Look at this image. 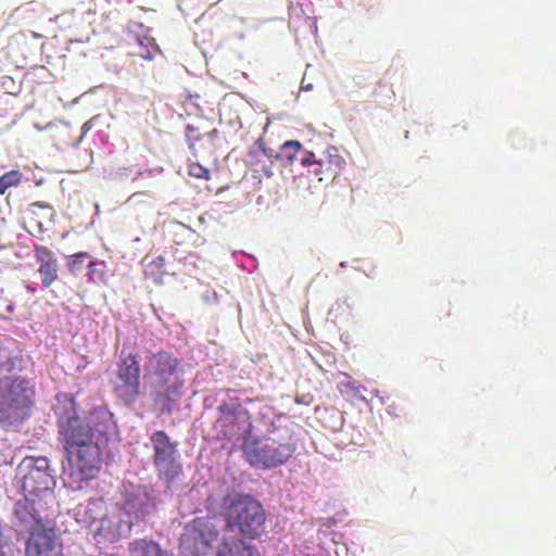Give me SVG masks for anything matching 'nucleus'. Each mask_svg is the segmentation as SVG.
Returning <instances> with one entry per match:
<instances>
[{
  "mask_svg": "<svg viewBox=\"0 0 556 556\" xmlns=\"http://www.w3.org/2000/svg\"><path fill=\"white\" fill-rule=\"evenodd\" d=\"M58 426L71 468L83 479L96 477L102 463L100 443L108 442L116 432L113 414L104 407L93 408L84 418L73 412V415H61Z\"/></svg>",
  "mask_w": 556,
  "mask_h": 556,
  "instance_id": "1",
  "label": "nucleus"
},
{
  "mask_svg": "<svg viewBox=\"0 0 556 556\" xmlns=\"http://www.w3.org/2000/svg\"><path fill=\"white\" fill-rule=\"evenodd\" d=\"M180 362L168 351H159L147 357L144 377L153 390L154 404L163 414L170 415L182 396L184 380L179 378Z\"/></svg>",
  "mask_w": 556,
  "mask_h": 556,
  "instance_id": "2",
  "label": "nucleus"
},
{
  "mask_svg": "<svg viewBox=\"0 0 556 556\" xmlns=\"http://www.w3.org/2000/svg\"><path fill=\"white\" fill-rule=\"evenodd\" d=\"M245 460L255 468L271 469L287 463L295 452L288 428H273L264 435L248 433L242 443Z\"/></svg>",
  "mask_w": 556,
  "mask_h": 556,
  "instance_id": "3",
  "label": "nucleus"
},
{
  "mask_svg": "<svg viewBox=\"0 0 556 556\" xmlns=\"http://www.w3.org/2000/svg\"><path fill=\"white\" fill-rule=\"evenodd\" d=\"M223 516L226 529L237 531L243 540L260 539L266 531V510L252 495H236L226 504Z\"/></svg>",
  "mask_w": 556,
  "mask_h": 556,
  "instance_id": "4",
  "label": "nucleus"
},
{
  "mask_svg": "<svg viewBox=\"0 0 556 556\" xmlns=\"http://www.w3.org/2000/svg\"><path fill=\"white\" fill-rule=\"evenodd\" d=\"M36 391L33 381L23 376L0 378V426L4 429L21 424L34 404Z\"/></svg>",
  "mask_w": 556,
  "mask_h": 556,
  "instance_id": "5",
  "label": "nucleus"
},
{
  "mask_svg": "<svg viewBox=\"0 0 556 556\" xmlns=\"http://www.w3.org/2000/svg\"><path fill=\"white\" fill-rule=\"evenodd\" d=\"M140 372L138 355L122 352L110 386L115 397L127 406L132 405L140 395Z\"/></svg>",
  "mask_w": 556,
  "mask_h": 556,
  "instance_id": "6",
  "label": "nucleus"
},
{
  "mask_svg": "<svg viewBox=\"0 0 556 556\" xmlns=\"http://www.w3.org/2000/svg\"><path fill=\"white\" fill-rule=\"evenodd\" d=\"M153 450V465L157 477L170 484L182 473L179 462L177 442L172 441L164 430H157L150 435Z\"/></svg>",
  "mask_w": 556,
  "mask_h": 556,
  "instance_id": "7",
  "label": "nucleus"
},
{
  "mask_svg": "<svg viewBox=\"0 0 556 556\" xmlns=\"http://www.w3.org/2000/svg\"><path fill=\"white\" fill-rule=\"evenodd\" d=\"M218 536L219 529L214 518H195L191 529L180 539V553L182 556H208Z\"/></svg>",
  "mask_w": 556,
  "mask_h": 556,
  "instance_id": "8",
  "label": "nucleus"
},
{
  "mask_svg": "<svg viewBox=\"0 0 556 556\" xmlns=\"http://www.w3.org/2000/svg\"><path fill=\"white\" fill-rule=\"evenodd\" d=\"M20 469L24 471L22 489L26 495L40 497L49 492L54 484L47 457H25L20 465Z\"/></svg>",
  "mask_w": 556,
  "mask_h": 556,
  "instance_id": "9",
  "label": "nucleus"
},
{
  "mask_svg": "<svg viewBox=\"0 0 556 556\" xmlns=\"http://www.w3.org/2000/svg\"><path fill=\"white\" fill-rule=\"evenodd\" d=\"M217 413L216 424L228 440L247 433L251 428L250 414L242 407L238 399L219 404Z\"/></svg>",
  "mask_w": 556,
  "mask_h": 556,
  "instance_id": "10",
  "label": "nucleus"
},
{
  "mask_svg": "<svg viewBox=\"0 0 556 556\" xmlns=\"http://www.w3.org/2000/svg\"><path fill=\"white\" fill-rule=\"evenodd\" d=\"M26 556H63V544L52 527L33 530L26 541Z\"/></svg>",
  "mask_w": 556,
  "mask_h": 556,
  "instance_id": "11",
  "label": "nucleus"
},
{
  "mask_svg": "<svg viewBox=\"0 0 556 556\" xmlns=\"http://www.w3.org/2000/svg\"><path fill=\"white\" fill-rule=\"evenodd\" d=\"M123 498L125 511L136 519L144 518L155 506L153 496L144 485L124 484Z\"/></svg>",
  "mask_w": 556,
  "mask_h": 556,
  "instance_id": "12",
  "label": "nucleus"
},
{
  "mask_svg": "<svg viewBox=\"0 0 556 556\" xmlns=\"http://www.w3.org/2000/svg\"><path fill=\"white\" fill-rule=\"evenodd\" d=\"M36 498L25 494L24 498L18 500L14 505V517L17 523L25 530H28L29 533L33 530L48 527L43 523V518L40 514L39 506H41V501Z\"/></svg>",
  "mask_w": 556,
  "mask_h": 556,
  "instance_id": "13",
  "label": "nucleus"
},
{
  "mask_svg": "<svg viewBox=\"0 0 556 556\" xmlns=\"http://www.w3.org/2000/svg\"><path fill=\"white\" fill-rule=\"evenodd\" d=\"M346 162L339 153L336 147L328 148L324 154L314 162V168L311 170L319 181L336 179L344 168Z\"/></svg>",
  "mask_w": 556,
  "mask_h": 556,
  "instance_id": "14",
  "label": "nucleus"
},
{
  "mask_svg": "<svg viewBox=\"0 0 556 556\" xmlns=\"http://www.w3.org/2000/svg\"><path fill=\"white\" fill-rule=\"evenodd\" d=\"M34 253L39 265L41 283L45 288H49L59 279V261L52 250L46 245L36 244Z\"/></svg>",
  "mask_w": 556,
  "mask_h": 556,
  "instance_id": "15",
  "label": "nucleus"
},
{
  "mask_svg": "<svg viewBox=\"0 0 556 556\" xmlns=\"http://www.w3.org/2000/svg\"><path fill=\"white\" fill-rule=\"evenodd\" d=\"M131 521H125L119 511H111L102 518L101 525L98 526L97 534L103 536L106 541L113 543L130 533Z\"/></svg>",
  "mask_w": 556,
  "mask_h": 556,
  "instance_id": "16",
  "label": "nucleus"
},
{
  "mask_svg": "<svg viewBox=\"0 0 556 556\" xmlns=\"http://www.w3.org/2000/svg\"><path fill=\"white\" fill-rule=\"evenodd\" d=\"M216 556H262L260 549L240 538H225L217 548Z\"/></svg>",
  "mask_w": 556,
  "mask_h": 556,
  "instance_id": "17",
  "label": "nucleus"
},
{
  "mask_svg": "<svg viewBox=\"0 0 556 556\" xmlns=\"http://www.w3.org/2000/svg\"><path fill=\"white\" fill-rule=\"evenodd\" d=\"M128 552L130 556H170L157 542L148 539L132 541Z\"/></svg>",
  "mask_w": 556,
  "mask_h": 556,
  "instance_id": "18",
  "label": "nucleus"
},
{
  "mask_svg": "<svg viewBox=\"0 0 556 556\" xmlns=\"http://www.w3.org/2000/svg\"><path fill=\"white\" fill-rule=\"evenodd\" d=\"M96 265V261L88 252L75 253L70 255L66 260L67 269L74 276H78L84 268H88L89 273L87 275L89 280H93L91 273L94 271Z\"/></svg>",
  "mask_w": 556,
  "mask_h": 556,
  "instance_id": "19",
  "label": "nucleus"
},
{
  "mask_svg": "<svg viewBox=\"0 0 556 556\" xmlns=\"http://www.w3.org/2000/svg\"><path fill=\"white\" fill-rule=\"evenodd\" d=\"M108 515V507L102 498H91L88 501L85 508L84 516L89 525L99 522L101 525L102 518Z\"/></svg>",
  "mask_w": 556,
  "mask_h": 556,
  "instance_id": "20",
  "label": "nucleus"
},
{
  "mask_svg": "<svg viewBox=\"0 0 556 556\" xmlns=\"http://www.w3.org/2000/svg\"><path fill=\"white\" fill-rule=\"evenodd\" d=\"M165 258L159 255L144 264V275L155 283H161L165 275Z\"/></svg>",
  "mask_w": 556,
  "mask_h": 556,
  "instance_id": "21",
  "label": "nucleus"
},
{
  "mask_svg": "<svg viewBox=\"0 0 556 556\" xmlns=\"http://www.w3.org/2000/svg\"><path fill=\"white\" fill-rule=\"evenodd\" d=\"M147 42L139 40L137 43L135 55L142 58L143 60L151 61L154 56L160 52L157 45L153 42V40L146 39Z\"/></svg>",
  "mask_w": 556,
  "mask_h": 556,
  "instance_id": "22",
  "label": "nucleus"
},
{
  "mask_svg": "<svg viewBox=\"0 0 556 556\" xmlns=\"http://www.w3.org/2000/svg\"><path fill=\"white\" fill-rule=\"evenodd\" d=\"M17 361V357L12 356L8 350L0 349V378L3 376H11L10 374L16 369Z\"/></svg>",
  "mask_w": 556,
  "mask_h": 556,
  "instance_id": "23",
  "label": "nucleus"
},
{
  "mask_svg": "<svg viewBox=\"0 0 556 556\" xmlns=\"http://www.w3.org/2000/svg\"><path fill=\"white\" fill-rule=\"evenodd\" d=\"M21 178L22 174L18 170H11L0 176V194H4L10 187L17 186Z\"/></svg>",
  "mask_w": 556,
  "mask_h": 556,
  "instance_id": "24",
  "label": "nucleus"
},
{
  "mask_svg": "<svg viewBox=\"0 0 556 556\" xmlns=\"http://www.w3.org/2000/svg\"><path fill=\"white\" fill-rule=\"evenodd\" d=\"M302 149V144L296 140L286 141L282 144V151L285 152L286 159L292 163L295 160V155Z\"/></svg>",
  "mask_w": 556,
  "mask_h": 556,
  "instance_id": "25",
  "label": "nucleus"
},
{
  "mask_svg": "<svg viewBox=\"0 0 556 556\" xmlns=\"http://www.w3.org/2000/svg\"><path fill=\"white\" fill-rule=\"evenodd\" d=\"M188 173L194 178L208 179L210 177V170L197 162L189 164Z\"/></svg>",
  "mask_w": 556,
  "mask_h": 556,
  "instance_id": "26",
  "label": "nucleus"
},
{
  "mask_svg": "<svg viewBox=\"0 0 556 556\" xmlns=\"http://www.w3.org/2000/svg\"><path fill=\"white\" fill-rule=\"evenodd\" d=\"M98 118H99V116H93L83 125V127H81L83 136L86 135L93 127V125Z\"/></svg>",
  "mask_w": 556,
  "mask_h": 556,
  "instance_id": "27",
  "label": "nucleus"
},
{
  "mask_svg": "<svg viewBox=\"0 0 556 556\" xmlns=\"http://www.w3.org/2000/svg\"><path fill=\"white\" fill-rule=\"evenodd\" d=\"M315 161H317V160L315 159V154H314L313 152H308V155L302 160V164H303L304 166H306V165H312V166H314V162H315Z\"/></svg>",
  "mask_w": 556,
  "mask_h": 556,
  "instance_id": "28",
  "label": "nucleus"
},
{
  "mask_svg": "<svg viewBox=\"0 0 556 556\" xmlns=\"http://www.w3.org/2000/svg\"><path fill=\"white\" fill-rule=\"evenodd\" d=\"M193 130H194L193 126H191V125L187 126V131L188 132H192Z\"/></svg>",
  "mask_w": 556,
  "mask_h": 556,
  "instance_id": "29",
  "label": "nucleus"
},
{
  "mask_svg": "<svg viewBox=\"0 0 556 556\" xmlns=\"http://www.w3.org/2000/svg\"><path fill=\"white\" fill-rule=\"evenodd\" d=\"M190 149H194V143L193 142L190 143Z\"/></svg>",
  "mask_w": 556,
  "mask_h": 556,
  "instance_id": "30",
  "label": "nucleus"
}]
</instances>
